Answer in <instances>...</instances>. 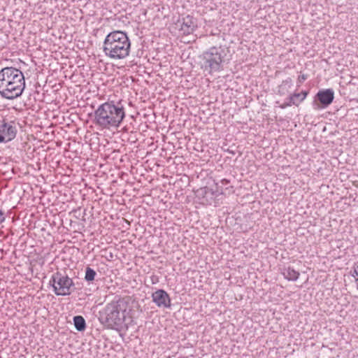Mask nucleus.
I'll return each instance as SVG.
<instances>
[{
  "label": "nucleus",
  "mask_w": 358,
  "mask_h": 358,
  "mask_svg": "<svg viewBox=\"0 0 358 358\" xmlns=\"http://www.w3.org/2000/svg\"><path fill=\"white\" fill-rule=\"evenodd\" d=\"M25 88L23 73L18 69L8 66L0 71V94L6 99L20 96Z\"/></svg>",
  "instance_id": "obj_1"
},
{
  "label": "nucleus",
  "mask_w": 358,
  "mask_h": 358,
  "mask_svg": "<svg viewBox=\"0 0 358 358\" xmlns=\"http://www.w3.org/2000/svg\"><path fill=\"white\" fill-rule=\"evenodd\" d=\"M227 56L226 49L222 46H213L201 55V69L209 74L223 69V64Z\"/></svg>",
  "instance_id": "obj_2"
},
{
  "label": "nucleus",
  "mask_w": 358,
  "mask_h": 358,
  "mask_svg": "<svg viewBox=\"0 0 358 358\" xmlns=\"http://www.w3.org/2000/svg\"><path fill=\"white\" fill-rule=\"evenodd\" d=\"M57 296H68L76 289L73 280L65 273L57 271L50 280Z\"/></svg>",
  "instance_id": "obj_3"
},
{
  "label": "nucleus",
  "mask_w": 358,
  "mask_h": 358,
  "mask_svg": "<svg viewBox=\"0 0 358 358\" xmlns=\"http://www.w3.org/2000/svg\"><path fill=\"white\" fill-rule=\"evenodd\" d=\"M18 123L15 120L3 118L0 120V143H7L16 136Z\"/></svg>",
  "instance_id": "obj_4"
},
{
  "label": "nucleus",
  "mask_w": 358,
  "mask_h": 358,
  "mask_svg": "<svg viewBox=\"0 0 358 358\" xmlns=\"http://www.w3.org/2000/svg\"><path fill=\"white\" fill-rule=\"evenodd\" d=\"M96 122L103 129H109L112 125V104L106 102L95 112Z\"/></svg>",
  "instance_id": "obj_5"
},
{
  "label": "nucleus",
  "mask_w": 358,
  "mask_h": 358,
  "mask_svg": "<svg viewBox=\"0 0 358 358\" xmlns=\"http://www.w3.org/2000/svg\"><path fill=\"white\" fill-rule=\"evenodd\" d=\"M115 305H113V318L115 320V324H120L126 317V310L128 306V302L125 299H120L118 296L114 298Z\"/></svg>",
  "instance_id": "obj_6"
},
{
  "label": "nucleus",
  "mask_w": 358,
  "mask_h": 358,
  "mask_svg": "<svg viewBox=\"0 0 358 358\" xmlns=\"http://www.w3.org/2000/svg\"><path fill=\"white\" fill-rule=\"evenodd\" d=\"M130 42L129 38H123L113 44V59H122L129 55Z\"/></svg>",
  "instance_id": "obj_7"
},
{
  "label": "nucleus",
  "mask_w": 358,
  "mask_h": 358,
  "mask_svg": "<svg viewBox=\"0 0 358 358\" xmlns=\"http://www.w3.org/2000/svg\"><path fill=\"white\" fill-rule=\"evenodd\" d=\"M152 301L159 308H170L171 299L164 289H157L152 294Z\"/></svg>",
  "instance_id": "obj_8"
},
{
  "label": "nucleus",
  "mask_w": 358,
  "mask_h": 358,
  "mask_svg": "<svg viewBox=\"0 0 358 358\" xmlns=\"http://www.w3.org/2000/svg\"><path fill=\"white\" fill-rule=\"evenodd\" d=\"M315 99L321 105V108L328 107L334 101V92L332 89L320 90L315 95Z\"/></svg>",
  "instance_id": "obj_9"
},
{
  "label": "nucleus",
  "mask_w": 358,
  "mask_h": 358,
  "mask_svg": "<svg viewBox=\"0 0 358 358\" xmlns=\"http://www.w3.org/2000/svg\"><path fill=\"white\" fill-rule=\"evenodd\" d=\"M99 320L108 329H112V303H108L106 307L99 310Z\"/></svg>",
  "instance_id": "obj_10"
},
{
  "label": "nucleus",
  "mask_w": 358,
  "mask_h": 358,
  "mask_svg": "<svg viewBox=\"0 0 358 358\" xmlns=\"http://www.w3.org/2000/svg\"><path fill=\"white\" fill-rule=\"evenodd\" d=\"M197 27L196 20L191 15H187L182 19L180 30L184 34H192Z\"/></svg>",
  "instance_id": "obj_11"
},
{
  "label": "nucleus",
  "mask_w": 358,
  "mask_h": 358,
  "mask_svg": "<svg viewBox=\"0 0 358 358\" xmlns=\"http://www.w3.org/2000/svg\"><path fill=\"white\" fill-rule=\"evenodd\" d=\"M122 102V100H120L116 105L113 103V127H118L125 117Z\"/></svg>",
  "instance_id": "obj_12"
},
{
  "label": "nucleus",
  "mask_w": 358,
  "mask_h": 358,
  "mask_svg": "<svg viewBox=\"0 0 358 358\" xmlns=\"http://www.w3.org/2000/svg\"><path fill=\"white\" fill-rule=\"evenodd\" d=\"M282 274L288 280L296 281L299 276V273L290 266L284 268Z\"/></svg>",
  "instance_id": "obj_13"
},
{
  "label": "nucleus",
  "mask_w": 358,
  "mask_h": 358,
  "mask_svg": "<svg viewBox=\"0 0 358 358\" xmlns=\"http://www.w3.org/2000/svg\"><path fill=\"white\" fill-rule=\"evenodd\" d=\"M73 324L75 328L78 331H83L86 329V322L84 317L81 315H76L73 317Z\"/></svg>",
  "instance_id": "obj_14"
},
{
  "label": "nucleus",
  "mask_w": 358,
  "mask_h": 358,
  "mask_svg": "<svg viewBox=\"0 0 358 358\" xmlns=\"http://www.w3.org/2000/svg\"><path fill=\"white\" fill-rule=\"evenodd\" d=\"M112 36V32H110L105 41H104V45L105 46L103 47V51L106 54V55L110 57H112V43L111 42H109L110 41V38Z\"/></svg>",
  "instance_id": "obj_15"
},
{
  "label": "nucleus",
  "mask_w": 358,
  "mask_h": 358,
  "mask_svg": "<svg viewBox=\"0 0 358 358\" xmlns=\"http://www.w3.org/2000/svg\"><path fill=\"white\" fill-rule=\"evenodd\" d=\"M123 38H129L125 32L113 30V44Z\"/></svg>",
  "instance_id": "obj_16"
},
{
  "label": "nucleus",
  "mask_w": 358,
  "mask_h": 358,
  "mask_svg": "<svg viewBox=\"0 0 358 358\" xmlns=\"http://www.w3.org/2000/svg\"><path fill=\"white\" fill-rule=\"evenodd\" d=\"M292 85V79L287 78L285 80H283L282 84L279 86L278 93L281 95L285 94L286 87H290Z\"/></svg>",
  "instance_id": "obj_17"
},
{
  "label": "nucleus",
  "mask_w": 358,
  "mask_h": 358,
  "mask_svg": "<svg viewBox=\"0 0 358 358\" xmlns=\"http://www.w3.org/2000/svg\"><path fill=\"white\" fill-rule=\"evenodd\" d=\"M96 274V271L93 268L87 266L85 271V279L87 281H92L94 279Z\"/></svg>",
  "instance_id": "obj_18"
},
{
  "label": "nucleus",
  "mask_w": 358,
  "mask_h": 358,
  "mask_svg": "<svg viewBox=\"0 0 358 358\" xmlns=\"http://www.w3.org/2000/svg\"><path fill=\"white\" fill-rule=\"evenodd\" d=\"M229 182L230 181L229 180L223 179L220 182V183H216V192L220 194H224L223 186L228 185Z\"/></svg>",
  "instance_id": "obj_19"
},
{
  "label": "nucleus",
  "mask_w": 358,
  "mask_h": 358,
  "mask_svg": "<svg viewBox=\"0 0 358 358\" xmlns=\"http://www.w3.org/2000/svg\"><path fill=\"white\" fill-rule=\"evenodd\" d=\"M120 15H117V14L113 15V21L115 25H117V22H120V21L123 23L127 22V17L124 14H121L120 13Z\"/></svg>",
  "instance_id": "obj_20"
},
{
  "label": "nucleus",
  "mask_w": 358,
  "mask_h": 358,
  "mask_svg": "<svg viewBox=\"0 0 358 358\" xmlns=\"http://www.w3.org/2000/svg\"><path fill=\"white\" fill-rule=\"evenodd\" d=\"M120 152L119 150H116L113 147V164L116 167H119V165L117 164V162H115V160L118 159L120 163L124 162L123 156H117V154Z\"/></svg>",
  "instance_id": "obj_21"
},
{
  "label": "nucleus",
  "mask_w": 358,
  "mask_h": 358,
  "mask_svg": "<svg viewBox=\"0 0 358 358\" xmlns=\"http://www.w3.org/2000/svg\"><path fill=\"white\" fill-rule=\"evenodd\" d=\"M292 105L299 106V102H297L296 100L292 101V100L288 99V101L283 103L282 104H281L280 106V107L281 108L284 109L288 106H291Z\"/></svg>",
  "instance_id": "obj_22"
},
{
  "label": "nucleus",
  "mask_w": 358,
  "mask_h": 358,
  "mask_svg": "<svg viewBox=\"0 0 358 358\" xmlns=\"http://www.w3.org/2000/svg\"><path fill=\"white\" fill-rule=\"evenodd\" d=\"M307 94H308L307 91H302L300 93H294V96H301V99H299L298 101L299 104L306 99Z\"/></svg>",
  "instance_id": "obj_23"
},
{
  "label": "nucleus",
  "mask_w": 358,
  "mask_h": 358,
  "mask_svg": "<svg viewBox=\"0 0 358 358\" xmlns=\"http://www.w3.org/2000/svg\"><path fill=\"white\" fill-rule=\"evenodd\" d=\"M6 220L4 212L0 209V224L3 223Z\"/></svg>",
  "instance_id": "obj_24"
},
{
  "label": "nucleus",
  "mask_w": 358,
  "mask_h": 358,
  "mask_svg": "<svg viewBox=\"0 0 358 358\" xmlns=\"http://www.w3.org/2000/svg\"><path fill=\"white\" fill-rule=\"evenodd\" d=\"M307 79V76L306 75H301L299 76L298 78V81L299 83H303V81H305Z\"/></svg>",
  "instance_id": "obj_25"
},
{
  "label": "nucleus",
  "mask_w": 358,
  "mask_h": 358,
  "mask_svg": "<svg viewBox=\"0 0 358 358\" xmlns=\"http://www.w3.org/2000/svg\"><path fill=\"white\" fill-rule=\"evenodd\" d=\"M301 96H294V94H293L292 95L289 96L288 99L289 100H296V101H299V99H301Z\"/></svg>",
  "instance_id": "obj_26"
},
{
  "label": "nucleus",
  "mask_w": 358,
  "mask_h": 358,
  "mask_svg": "<svg viewBox=\"0 0 358 358\" xmlns=\"http://www.w3.org/2000/svg\"><path fill=\"white\" fill-rule=\"evenodd\" d=\"M352 276L355 278L357 277L356 281L358 282V266L355 268Z\"/></svg>",
  "instance_id": "obj_27"
},
{
  "label": "nucleus",
  "mask_w": 358,
  "mask_h": 358,
  "mask_svg": "<svg viewBox=\"0 0 358 358\" xmlns=\"http://www.w3.org/2000/svg\"><path fill=\"white\" fill-rule=\"evenodd\" d=\"M117 220H118L120 222L118 224H120L122 222H127V220L124 217L120 219L119 216L117 217Z\"/></svg>",
  "instance_id": "obj_28"
},
{
  "label": "nucleus",
  "mask_w": 358,
  "mask_h": 358,
  "mask_svg": "<svg viewBox=\"0 0 358 358\" xmlns=\"http://www.w3.org/2000/svg\"><path fill=\"white\" fill-rule=\"evenodd\" d=\"M125 210V209L124 208V206H122V207L120 208V212H122V210Z\"/></svg>",
  "instance_id": "obj_29"
},
{
  "label": "nucleus",
  "mask_w": 358,
  "mask_h": 358,
  "mask_svg": "<svg viewBox=\"0 0 358 358\" xmlns=\"http://www.w3.org/2000/svg\"><path fill=\"white\" fill-rule=\"evenodd\" d=\"M118 175H121V176H123V175H124V173H123V172H121V173H118Z\"/></svg>",
  "instance_id": "obj_30"
},
{
  "label": "nucleus",
  "mask_w": 358,
  "mask_h": 358,
  "mask_svg": "<svg viewBox=\"0 0 358 358\" xmlns=\"http://www.w3.org/2000/svg\"><path fill=\"white\" fill-rule=\"evenodd\" d=\"M117 333L118 334L119 336H120V333L117 329Z\"/></svg>",
  "instance_id": "obj_31"
},
{
  "label": "nucleus",
  "mask_w": 358,
  "mask_h": 358,
  "mask_svg": "<svg viewBox=\"0 0 358 358\" xmlns=\"http://www.w3.org/2000/svg\"><path fill=\"white\" fill-rule=\"evenodd\" d=\"M357 287H358V283H357Z\"/></svg>",
  "instance_id": "obj_32"
}]
</instances>
